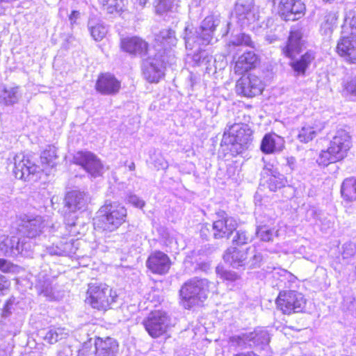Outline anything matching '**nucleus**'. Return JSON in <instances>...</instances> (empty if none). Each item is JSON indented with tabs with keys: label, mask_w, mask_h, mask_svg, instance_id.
Masks as SVG:
<instances>
[{
	"label": "nucleus",
	"mask_w": 356,
	"mask_h": 356,
	"mask_svg": "<svg viewBox=\"0 0 356 356\" xmlns=\"http://www.w3.org/2000/svg\"><path fill=\"white\" fill-rule=\"evenodd\" d=\"M154 165L158 170H166L168 168V163L161 155L156 157L154 160Z\"/></svg>",
	"instance_id": "48"
},
{
	"label": "nucleus",
	"mask_w": 356,
	"mask_h": 356,
	"mask_svg": "<svg viewBox=\"0 0 356 356\" xmlns=\"http://www.w3.org/2000/svg\"><path fill=\"white\" fill-rule=\"evenodd\" d=\"M193 60L197 65H200L207 61V53L205 51L200 50L193 54Z\"/></svg>",
	"instance_id": "50"
},
{
	"label": "nucleus",
	"mask_w": 356,
	"mask_h": 356,
	"mask_svg": "<svg viewBox=\"0 0 356 356\" xmlns=\"http://www.w3.org/2000/svg\"><path fill=\"white\" fill-rule=\"evenodd\" d=\"M216 271L218 274L220 275L222 278L227 281L234 282L239 278L236 273L229 270H222L219 267H217Z\"/></svg>",
	"instance_id": "47"
},
{
	"label": "nucleus",
	"mask_w": 356,
	"mask_h": 356,
	"mask_svg": "<svg viewBox=\"0 0 356 356\" xmlns=\"http://www.w3.org/2000/svg\"><path fill=\"white\" fill-rule=\"evenodd\" d=\"M31 250V244L26 238L20 239L13 236L0 237V252L6 256L17 255L23 252H28Z\"/></svg>",
	"instance_id": "14"
},
{
	"label": "nucleus",
	"mask_w": 356,
	"mask_h": 356,
	"mask_svg": "<svg viewBox=\"0 0 356 356\" xmlns=\"http://www.w3.org/2000/svg\"><path fill=\"white\" fill-rule=\"evenodd\" d=\"M230 43H232L234 46H238L242 44L246 46H251L252 40L248 35H246L245 33H241L239 35L234 36L233 38L231 40Z\"/></svg>",
	"instance_id": "45"
},
{
	"label": "nucleus",
	"mask_w": 356,
	"mask_h": 356,
	"mask_svg": "<svg viewBox=\"0 0 356 356\" xmlns=\"http://www.w3.org/2000/svg\"><path fill=\"white\" fill-rule=\"evenodd\" d=\"M302 37L303 33L300 29L296 26L291 28L286 44L282 49L283 54L286 57L293 59L302 51L304 44Z\"/></svg>",
	"instance_id": "18"
},
{
	"label": "nucleus",
	"mask_w": 356,
	"mask_h": 356,
	"mask_svg": "<svg viewBox=\"0 0 356 356\" xmlns=\"http://www.w3.org/2000/svg\"><path fill=\"white\" fill-rule=\"evenodd\" d=\"M252 130L248 124L243 123H235L226 129L222 139V143L226 145H231V151L236 154L241 153L243 149L248 147L252 143Z\"/></svg>",
	"instance_id": "4"
},
{
	"label": "nucleus",
	"mask_w": 356,
	"mask_h": 356,
	"mask_svg": "<svg viewBox=\"0 0 356 356\" xmlns=\"http://www.w3.org/2000/svg\"><path fill=\"white\" fill-rule=\"evenodd\" d=\"M325 127L323 122L319 120L305 123L298 134V139L302 142L307 143L312 140L319 134Z\"/></svg>",
	"instance_id": "25"
},
{
	"label": "nucleus",
	"mask_w": 356,
	"mask_h": 356,
	"mask_svg": "<svg viewBox=\"0 0 356 356\" xmlns=\"http://www.w3.org/2000/svg\"><path fill=\"white\" fill-rule=\"evenodd\" d=\"M143 324L146 331L152 337L157 338L167 331L169 319L164 312L158 310L152 312L143 321Z\"/></svg>",
	"instance_id": "11"
},
{
	"label": "nucleus",
	"mask_w": 356,
	"mask_h": 356,
	"mask_svg": "<svg viewBox=\"0 0 356 356\" xmlns=\"http://www.w3.org/2000/svg\"><path fill=\"white\" fill-rule=\"evenodd\" d=\"M13 269V265L4 259H0V270L3 273H8Z\"/></svg>",
	"instance_id": "53"
},
{
	"label": "nucleus",
	"mask_w": 356,
	"mask_h": 356,
	"mask_svg": "<svg viewBox=\"0 0 356 356\" xmlns=\"http://www.w3.org/2000/svg\"><path fill=\"white\" fill-rule=\"evenodd\" d=\"M344 90L348 93L356 96V76L347 81L344 86Z\"/></svg>",
	"instance_id": "49"
},
{
	"label": "nucleus",
	"mask_w": 356,
	"mask_h": 356,
	"mask_svg": "<svg viewBox=\"0 0 356 356\" xmlns=\"http://www.w3.org/2000/svg\"><path fill=\"white\" fill-rule=\"evenodd\" d=\"M60 15L63 17L64 15H68V13L66 10L65 9H62L60 10Z\"/></svg>",
	"instance_id": "61"
},
{
	"label": "nucleus",
	"mask_w": 356,
	"mask_h": 356,
	"mask_svg": "<svg viewBox=\"0 0 356 356\" xmlns=\"http://www.w3.org/2000/svg\"><path fill=\"white\" fill-rule=\"evenodd\" d=\"M295 0H281L279 4V14L282 19L285 20L287 16H291V10Z\"/></svg>",
	"instance_id": "41"
},
{
	"label": "nucleus",
	"mask_w": 356,
	"mask_h": 356,
	"mask_svg": "<svg viewBox=\"0 0 356 356\" xmlns=\"http://www.w3.org/2000/svg\"><path fill=\"white\" fill-rule=\"evenodd\" d=\"M118 295L106 284H90L86 302L92 308L106 311L116 301Z\"/></svg>",
	"instance_id": "6"
},
{
	"label": "nucleus",
	"mask_w": 356,
	"mask_h": 356,
	"mask_svg": "<svg viewBox=\"0 0 356 356\" xmlns=\"http://www.w3.org/2000/svg\"><path fill=\"white\" fill-rule=\"evenodd\" d=\"M248 254L251 256L250 260L247 261V265H249L251 268L259 267L263 260L262 254L254 248H250Z\"/></svg>",
	"instance_id": "44"
},
{
	"label": "nucleus",
	"mask_w": 356,
	"mask_h": 356,
	"mask_svg": "<svg viewBox=\"0 0 356 356\" xmlns=\"http://www.w3.org/2000/svg\"><path fill=\"white\" fill-rule=\"evenodd\" d=\"M37 288L40 295H43L49 300L56 298L54 293V289L50 282L44 281L42 284H38Z\"/></svg>",
	"instance_id": "40"
},
{
	"label": "nucleus",
	"mask_w": 356,
	"mask_h": 356,
	"mask_svg": "<svg viewBox=\"0 0 356 356\" xmlns=\"http://www.w3.org/2000/svg\"><path fill=\"white\" fill-rule=\"evenodd\" d=\"M282 186V184L281 183L279 184L278 186H275V187H273V186L270 185V190L271 191H275L277 188H280Z\"/></svg>",
	"instance_id": "64"
},
{
	"label": "nucleus",
	"mask_w": 356,
	"mask_h": 356,
	"mask_svg": "<svg viewBox=\"0 0 356 356\" xmlns=\"http://www.w3.org/2000/svg\"><path fill=\"white\" fill-rule=\"evenodd\" d=\"M74 163L81 165L93 177L102 176L104 166L95 154L90 152H79L73 158Z\"/></svg>",
	"instance_id": "13"
},
{
	"label": "nucleus",
	"mask_w": 356,
	"mask_h": 356,
	"mask_svg": "<svg viewBox=\"0 0 356 356\" xmlns=\"http://www.w3.org/2000/svg\"><path fill=\"white\" fill-rule=\"evenodd\" d=\"M89 202L88 194L80 191L68 192L65 197V205L72 212L85 210Z\"/></svg>",
	"instance_id": "22"
},
{
	"label": "nucleus",
	"mask_w": 356,
	"mask_h": 356,
	"mask_svg": "<svg viewBox=\"0 0 356 356\" xmlns=\"http://www.w3.org/2000/svg\"><path fill=\"white\" fill-rule=\"evenodd\" d=\"M277 307L283 314L301 312L305 307L304 296L296 291H282L276 299Z\"/></svg>",
	"instance_id": "8"
},
{
	"label": "nucleus",
	"mask_w": 356,
	"mask_h": 356,
	"mask_svg": "<svg viewBox=\"0 0 356 356\" xmlns=\"http://www.w3.org/2000/svg\"><path fill=\"white\" fill-rule=\"evenodd\" d=\"M256 234L260 240L269 242L273 240L274 236H277V231L274 232V229L266 225L259 226L257 228Z\"/></svg>",
	"instance_id": "39"
},
{
	"label": "nucleus",
	"mask_w": 356,
	"mask_h": 356,
	"mask_svg": "<svg viewBox=\"0 0 356 356\" xmlns=\"http://www.w3.org/2000/svg\"><path fill=\"white\" fill-rule=\"evenodd\" d=\"M80 13L78 11H72L69 16V19L70 21L76 20L79 18Z\"/></svg>",
	"instance_id": "57"
},
{
	"label": "nucleus",
	"mask_w": 356,
	"mask_h": 356,
	"mask_svg": "<svg viewBox=\"0 0 356 356\" xmlns=\"http://www.w3.org/2000/svg\"><path fill=\"white\" fill-rule=\"evenodd\" d=\"M109 13L123 12L127 0H99Z\"/></svg>",
	"instance_id": "35"
},
{
	"label": "nucleus",
	"mask_w": 356,
	"mask_h": 356,
	"mask_svg": "<svg viewBox=\"0 0 356 356\" xmlns=\"http://www.w3.org/2000/svg\"><path fill=\"white\" fill-rule=\"evenodd\" d=\"M147 1L148 0H138V3L141 7H143L146 4Z\"/></svg>",
	"instance_id": "62"
},
{
	"label": "nucleus",
	"mask_w": 356,
	"mask_h": 356,
	"mask_svg": "<svg viewBox=\"0 0 356 356\" xmlns=\"http://www.w3.org/2000/svg\"><path fill=\"white\" fill-rule=\"evenodd\" d=\"M348 18H351L352 22H356V13H350Z\"/></svg>",
	"instance_id": "59"
},
{
	"label": "nucleus",
	"mask_w": 356,
	"mask_h": 356,
	"mask_svg": "<svg viewBox=\"0 0 356 356\" xmlns=\"http://www.w3.org/2000/svg\"><path fill=\"white\" fill-rule=\"evenodd\" d=\"M213 283L206 279H192L186 282L180 289V296L183 305L190 309L193 305L204 302L210 292V287Z\"/></svg>",
	"instance_id": "3"
},
{
	"label": "nucleus",
	"mask_w": 356,
	"mask_h": 356,
	"mask_svg": "<svg viewBox=\"0 0 356 356\" xmlns=\"http://www.w3.org/2000/svg\"><path fill=\"white\" fill-rule=\"evenodd\" d=\"M234 356H259V355L255 354L253 352H248V353H238Z\"/></svg>",
	"instance_id": "58"
},
{
	"label": "nucleus",
	"mask_w": 356,
	"mask_h": 356,
	"mask_svg": "<svg viewBox=\"0 0 356 356\" xmlns=\"http://www.w3.org/2000/svg\"><path fill=\"white\" fill-rule=\"evenodd\" d=\"M314 58V55L312 51H307L299 59L292 61L290 65L296 75H304Z\"/></svg>",
	"instance_id": "31"
},
{
	"label": "nucleus",
	"mask_w": 356,
	"mask_h": 356,
	"mask_svg": "<svg viewBox=\"0 0 356 356\" xmlns=\"http://www.w3.org/2000/svg\"><path fill=\"white\" fill-rule=\"evenodd\" d=\"M135 168H136V166H135V163H133V162H132V163H131V164L129 165V169L130 170H135Z\"/></svg>",
	"instance_id": "63"
},
{
	"label": "nucleus",
	"mask_w": 356,
	"mask_h": 356,
	"mask_svg": "<svg viewBox=\"0 0 356 356\" xmlns=\"http://www.w3.org/2000/svg\"><path fill=\"white\" fill-rule=\"evenodd\" d=\"M351 138L345 131H339L330 144V149L337 161L343 159L350 148Z\"/></svg>",
	"instance_id": "16"
},
{
	"label": "nucleus",
	"mask_w": 356,
	"mask_h": 356,
	"mask_svg": "<svg viewBox=\"0 0 356 356\" xmlns=\"http://www.w3.org/2000/svg\"><path fill=\"white\" fill-rule=\"evenodd\" d=\"M264 84L261 79L253 74L240 78L236 84V92L247 97H252L261 93Z\"/></svg>",
	"instance_id": "15"
},
{
	"label": "nucleus",
	"mask_w": 356,
	"mask_h": 356,
	"mask_svg": "<svg viewBox=\"0 0 356 356\" xmlns=\"http://www.w3.org/2000/svg\"><path fill=\"white\" fill-rule=\"evenodd\" d=\"M177 0H155L154 3L155 12L158 15H163L172 10L177 6Z\"/></svg>",
	"instance_id": "36"
},
{
	"label": "nucleus",
	"mask_w": 356,
	"mask_h": 356,
	"mask_svg": "<svg viewBox=\"0 0 356 356\" xmlns=\"http://www.w3.org/2000/svg\"><path fill=\"white\" fill-rule=\"evenodd\" d=\"M9 168L17 179L29 180L31 177L40 172V168L30 158L23 153L15 155L9 164Z\"/></svg>",
	"instance_id": "10"
},
{
	"label": "nucleus",
	"mask_w": 356,
	"mask_h": 356,
	"mask_svg": "<svg viewBox=\"0 0 356 356\" xmlns=\"http://www.w3.org/2000/svg\"><path fill=\"white\" fill-rule=\"evenodd\" d=\"M250 248L245 251L240 250L236 248H230L225 252L223 259L225 262L228 263L233 268H238L247 264L246 259Z\"/></svg>",
	"instance_id": "28"
},
{
	"label": "nucleus",
	"mask_w": 356,
	"mask_h": 356,
	"mask_svg": "<svg viewBox=\"0 0 356 356\" xmlns=\"http://www.w3.org/2000/svg\"><path fill=\"white\" fill-rule=\"evenodd\" d=\"M126 209L117 202L106 201L99 210L95 224L104 231L115 230L125 220Z\"/></svg>",
	"instance_id": "2"
},
{
	"label": "nucleus",
	"mask_w": 356,
	"mask_h": 356,
	"mask_svg": "<svg viewBox=\"0 0 356 356\" xmlns=\"http://www.w3.org/2000/svg\"><path fill=\"white\" fill-rule=\"evenodd\" d=\"M128 201L130 204L138 208H142L145 205V202L135 195H129Z\"/></svg>",
	"instance_id": "52"
},
{
	"label": "nucleus",
	"mask_w": 356,
	"mask_h": 356,
	"mask_svg": "<svg viewBox=\"0 0 356 356\" xmlns=\"http://www.w3.org/2000/svg\"><path fill=\"white\" fill-rule=\"evenodd\" d=\"M250 241V238L248 236L246 232L238 230L233 239V243L238 245H242L248 243Z\"/></svg>",
	"instance_id": "46"
},
{
	"label": "nucleus",
	"mask_w": 356,
	"mask_h": 356,
	"mask_svg": "<svg viewBox=\"0 0 356 356\" xmlns=\"http://www.w3.org/2000/svg\"><path fill=\"white\" fill-rule=\"evenodd\" d=\"M90 34L95 40H101L107 33V28L104 24H95L90 28Z\"/></svg>",
	"instance_id": "43"
},
{
	"label": "nucleus",
	"mask_w": 356,
	"mask_h": 356,
	"mask_svg": "<svg viewBox=\"0 0 356 356\" xmlns=\"http://www.w3.org/2000/svg\"><path fill=\"white\" fill-rule=\"evenodd\" d=\"M21 98L18 86H3L0 90V105L13 106L18 103Z\"/></svg>",
	"instance_id": "29"
},
{
	"label": "nucleus",
	"mask_w": 356,
	"mask_h": 356,
	"mask_svg": "<svg viewBox=\"0 0 356 356\" xmlns=\"http://www.w3.org/2000/svg\"><path fill=\"white\" fill-rule=\"evenodd\" d=\"M22 222L24 232L27 238H29L39 236L47 230H48L50 234H54V232H58V229L63 228L58 223L51 224V225L49 226L47 222L40 216L33 217L25 215L22 217Z\"/></svg>",
	"instance_id": "9"
},
{
	"label": "nucleus",
	"mask_w": 356,
	"mask_h": 356,
	"mask_svg": "<svg viewBox=\"0 0 356 356\" xmlns=\"http://www.w3.org/2000/svg\"><path fill=\"white\" fill-rule=\"evenodd\" d=\"M337 52L346 61L356 62V37L354 35L343 36L337 45Z\"/></svg>",
	"instance_id": "21"
},
{
	"label": "nucleus",
	"mask_w": 356,
	"mask_h": 356,
	"mask_svg": "<svg viewBox=\"0 0 356 356\" xmlns=\"http://www.w3.org/2000/svg\"><path fill=\"white\" fill-rule=\"evenodd\" d=\"M284 147V140L275 134H266L263 138L260 149L265 154L281 152Z\"/></svg>",
	"instance_id": "26"
},
{
	"label": "nucleus",
	"mask_w": 356,
	"mask_h": 356,
	"mask_svg": "<svg viewBox=\"0 0 356 356\" xmlns=\"http://www.w3.org/2000/svg\"><path fill=\"white\" fill-rule=\"evenodd\" d=\"M342 31L350 30V34L356 37V24H343Z\"/></svg>",
	"instance_id": "55"
},
{
	"label": "nucleus",
	"mask_w": 356,
	"mask_h": 356,
	"mask_svg": "<svg viewBox=\"0 0 356 356\" xmlns=\"http://www.w3.org/2000/svg\"><path fill=\"white\" fill-rule=\"evenodd\" d=\"M257 60L258 57L253 51H247L238 58L235 62L234 71L238 75L243 74L255 67Z\"/></svg>",
	"instance_id": "27"
},
{
	"label": "nucleus",
	"mask_w": 356,
	"mask_h": 356,
	"mask_svg": "<svg viewBox=\"0 0 356 356\" xmlns=\"http://www.w3.org/2000/svg\"><path fill=\"white\" fill-rule=\"evenodd\" d=\"M10 286V282L7 278L0 274V295L3 293L4 291L7 290Z\"/></svg>",
	"instance_id": "54"
},
{
	"label": "nucleus",
	"mask_w": 356,
	"mask_h": 356,
	"mask_svg": "<svg viewBox=\"0 0 356 356\" xmlns=\"http://www.w3.org/2000/svg\"><path fill=\"white\" fill-rule=\"evenodd\" d=\"M355 179H346L341 187V193L343 198L348 202H353L356 200V186Z\"/></svg>",
	"instance_id": "33"
},
{
	"label": "nucleus",
	"mask_w": 356,
	"mask_h": 356,
	"mask_svg": "<svg viewBox=\"0 0 356 356\" xmlns=\"http://www.w3.org/2000/svg\"><path fill=\"white\" fill-rule=\"evenodd\" d=\"M146 264L148 269L153 273L163 275L168 273L171 262L167 254L156 251L149 256Z\"/></svg>",
	"instance_id": "20"
},
{
	"label": "nucleus",
	"mask_w": 356,
	"mask_h": 356,
	"mask_svg": "<svg viewBox=\"0 0 356 356\" xmlns=\"http://www.w3.org/2000/svg\"><path fill=\"white\" fill-rule=\"evenodd\" d=\"M121 48L130 54L143 56L147 51L148 44L138 37L125 38L121 40Z\"/></svg>",
	"instance_id": "24"
},
{
	"label": "nucleus",
	"mask_w": 356,
	"mask_h": 356,
	"mask_svg": "<svg viewBox=\"0 0 356 356\" xmlns=\"http://www.w3.org/2000/svg\"><path fill=\"white\" fill-rule=\"evenodd\" d=\"M281 272H282V275H281L282 279L280 280L281 282H284L286 278H289V277L293 278V275L291 273H289V272H287L286 270H282Z\"/></svg>",
	"instance_id": "56"
},
{
	"label": "nucleus",
	"mask_w": 356,
	"mask_h": 356,
	"mask_svg": "<svg viewBox=\"0 0 356 356\" xmlns=\"http://www.w3.org/2000/svg\"><path fill=\"white\" fill-rule=\"evenodd\" d=\"M233 15L238 22L259 21V15L250 0H238Z\"/></svg>",
	"instance_id": "19"
},
{
	"label": "nucleus",
	"mask_w": 356,
	"mask_h": 356,
	"mask_svg": "<svg viewBox=\"0 0 356 356\" xmlns=\"http://www.w3.org/2000/svg\"><path fill=\"white\" fill-rule=\"evenodd\" d=\"M13 346L10 343H3L0 345V356H10Z\"/></svg>",
	"instance_id": "51"
},
{
	"label": "nucleus",
	"mask_w": 356,
	"mask_h": 356,
	"mask_svg": "<svg viewBox=\"0 0 356 356\" xmlns=\"http://www.w3.org/2000/svg\"><path fill=\"white\" fill-rule=\"evenodd\" d=\"M155 48L158 51L154 56H149L143 60V73L145 79L149 83H158L165 76V61L162 54L177 44L175 32L170 29L163 30L155 38Z\"/></svg>",
	"instance_id": "1"
},
{
	"label": "nucleus",
	"mask_w": 356,
	"mask_h": 356,
	"mask_svg": "<svg viewBox=\"0 0 356 356\" xmlns=\"http://www.w3.org/2000/svg\"><path fill=\"white\" fill-rule=\"evenodd\" d=\"M220 219L213 223V237L215 238H228L237 227L236 220L225 212L218 214Z\"/></svg>",
	"instance_id": "17"
},
{
	"label": "nucleus",
	"mask_w": 356,
	"mask_h": 356,
	"mask_svg": "<svg viewBox=\"0 0 356 356\" xmlns=\"http://www.w3.org/2000/svg\"><path fill=\"white\" fill-rule=\"evenodd\" d=\"M250 347H256L264 349L269 341V334L266 330L263 329H256L250 332Z\"/></svg>",
	"instance_id": "32"
},
{
	"label": "nucleus",
	"mask_w": 356,
	"mask_h": 356,
	"mask_svg": "<svg viewBox=\"0 0 356 356\" xmlns=\"http://www.w3.org/2000/svg\"><path fill=\"white\" fill-rule=\"evenodd\" d=\"M291 16H287L284 21H296L300 19L305 14V6L300 0H295L291 10Z\"/></svg>",
	"instance_id": "37"
},
{
	"label": "nucleus",
	"mask_w": 356,
	"mask_h": 356,
	"mask_svg": "<svg viewBox=\"0 0 356 356\" xmlns=\"http://www.w3.org/2000/svg\"><path fill=\"white\" fill-rule=\"evenodd\" d=\"M198 24V26L195 27V33L191 30L190 26L185 28L186 31V47L192 49L193 47L192 43H198V44H209L212 38V33L215 29L214 24ZM193 28H191L192 29Z\"/></svg>",
	"instance_id": "12"
},
{
	"label": "nucleus",
	"mask_w": 356,
	"mask_h": 356,
	"mask_svg": "<svg viewBox=\"0 0 356 356\" xmlns=\"http://www.w3.org/2000/svg\"><path fill=\"white\" fill-rule=\"evenodd\" d=\"M76 225V221L72 218V220H70L65 218V226H61L63 227V229H58V232H54L53 234L54 236L60 238V240L58 242H53L52 245L47 248V250L51 255H58V256H67L72 257L74 254H76L78 251V246L79 245V241L78 240L74 239H67L63 237V235L65 234L63 232V230L67 229L70 228L69 230V234H74L76 233L75 231H72V227Z\"/></svg>",
	"instance_id": "5"
},
{
	"label": "nucleus",
	"mask_w": 356,
	"mask_h": 356,
	"mask_svg": "<svg viewBox=\"0 0 356 356\" xmlns=\"http://www.w3.org/2000/svg\"><path fill=\"white\" fill-rule=\"evenodd\" d=\"M229 343L232 346L241 348L250 347V332L242 333L231 337L229 338Z\"/></svg>",
	"instance_id": "38"
},
{
	"label": "nucleus",
	"mask_w": 356,
	"mask_h": 356,
	"mask_svg": "<svg viewBox=\"0 0 356 356\" xmlns=\"http://www.w3.org/2000/svg\"><path fill=\"white\" fill-rule=\"evenodd\" d=\"M96 90L103 95H114L120 88V82L110 74H104L99 76L96 82Z\"/></svg>",
	"instance_id": "23"
},
{
	"label": "nucleus",
	"mask_w": 356,
	"mask_h": 356,
	"mask_svg": "<svg viewBox=\"0 0 356 356\" xmlns=\"http://www.w3.org/2000/svg\"><path fill=\"white\" fill-rule=\"evenodd\" d=\"M216 20H218L217 19H213V17H207L204 19V22H214Z\"/></svg>",
	"instance_id": "60"
},
{
	"label": "nucleus",
	"mask_w": 356,
	"mask_h": 356,
	"mask_svg": "<svg viewBox=\"0 0 356 356\" xmlns=\"http://www.w3.org/2000/svg\"><path fill=\"white\" fill-rule=\"evenodd\" d=\"M334 162H337V160L331 152L330 147L326 150H322L317 159V163L323 166H327L328 164Z\"/></svg>",
	"instance_id": "42"
},
{
	"label": "nucleus",
	"mask_w": 356,
	"mask_h": 356,
	"mask_svg": "<svg viewBox=\"0 0 356 356\" xmlns=\"http://www.w3.org/2000/svg\"><path fill=\"white\" fill-rule=\"evenodd\" d=\"M44 341L49 344H54L65 339L69 335V330L65 327H51L41 332Z\"/></svg>",
	"instance_id": "30"
},
{
	"label": "nucleus",
	"mask_w": 356,
	"mask_h": 356,
	"mask_svg": "<svg viewBox=\"0 0 356 356\" xmlns=\"http://www.w3.org/2000/svg\"><path fill=\"white\" fill-rule=\"evenodd\" d=\"M118 343L113 338L105 339L97 338L93 342L92 339L85 342L79 350L78 356H117Z\"/></svg>",
	"instance_id": "7"
},
{
	"label": "nucleus",
	"mask_w": 356,
	"mask_h": 356,
	"mask_svg": "<svg viewBox=\"0 0 356 356\" xmlns=\"http://www.w3.org/2000/svg\"><path fill=\"white\" fill-rule=\"evenodd\" d=\"M57 149L55 146L49 145L42 152L40 159L43 165L53 168L56 165Z\"/></svg>",
	"instance_id": "34"
}]
</instances>
